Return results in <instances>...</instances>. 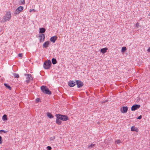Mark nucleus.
I'll return each mask as SVG.
<instances>
[{"instance_id": "f257e3e1", "label": "nucleus", "mask_w": 150, "mask_h": 150, "mask_svg": "<svg viewBox=\"0 0 150 150\" xmlns=\"http://www.w3.org/2000/svg\"><path fill=\"white\" fill-rule=\"evenodd\" d=\"M11 18V15L10 13L9 12H6L5 15L3 17L1 21L4 22L6 21H9Z\"/></svg>"}, {"instance_id": "f03ea898", "label": "nucleus", "mask_w": 150, "mask_h": 150, "mask_svg": "<svg viewBox=\"0 0 150 150\" xmlns=\"http://www.w3.org/2000/svg\"><path fill=\"white\" fill-rule=\"evenodd\" d=\"M56 116L62 121H66L68 120V117L67 115H62L60 114H56Z\"/></svg>"}, {"instance_id": "7ed1b4c3", "label": "nucleus", "mask_w": 150, "mask_h": 150, "mask_svg": "<svg viewBox=\"0 0 150 150\" xmlns=\"http://www.w3.org/2000/svg\"><path fill=\"white\" fill-rule=\"evenodd\" d=\"M42 91L44 93L50 95L51 94V92L50 91L48 88L45 86H42L41 87Z\"/></svg>"}, {"instance_id": "20e7f679", "label": "nucleus", "mask_w": 150, "mask_h": 150, "mask_svg": "<svg viewBox=\"0 0 150 150\" xmlns=\"http://www.w3.org/2000/svg\"><path fill=\"white\" fill-rule=\"evenodd\" d=\"M51 64V62L50 60L45 61L44 64V67L46 69H49Z\"/></svg>"}, {"instance_id": "39448f33", "label": "nucleus", "mask_w": 150, "mask_h": 150, "mask_svg": "<svg viewBox=\"0 0 150 150\" xmlns=\"http://www.w3.org/2000/svg\"><path fill=\"white\" fill-rule=\"evenodd\" d=\"M25 75H26L27 76L26 77V82L27 83H28L32 79V78L31 77V75L29 74H28L26 75L25 74Z\"/></svg>"}, {"instance_id": "423d86ee", "label": "nucleus", "mask_w": 150, "mask_h": 150, "mask_svg": "<svg viewBox=\"0 0 150 150\" xmlns=\"http://www.w3.org/2000/svg\"><path fill=\"white\" fill-rule=\"evenodd\" d=\"M140 106L139 105H136L132 106L131 108V110L132 111H134L136 110L139 109Z\"/></svg>"}, {"instance_id": "0eeeda50", "label": "nucleus", "mask_w": 150, "mask_h": 150, "mask_svg": "<svg viewBox=\"0 0 150 150\" xmlns=\"http://www.w3.org/2000/svg\"><path fill=\"white\" fill-rule=\"evenodd\" d=\"M39 37L40 38V42H43L45 39V37L44 34H42L40 35L39 36Z\"/></svg>"}, {"instance_id": "6e6552de", "label": "nucleus", "mask_w": 150, "mask_h": 150, "mask_svg": "<svg viewBox=\"0 0 150 150\" xmlns=\"http://www.w3.org/2000/svg\"><path fill=\"white\" fill-rule=\"evenodd\" d=\"M76 83L78 88L81 87L83 86V83L80 81L77 80Z\"/></svg>"}, {"instance_id": "1a4fd4ad", "label": "nucleus", "mask_w": 150, "mask_h": 150, "mask_svg": "<svg viewBox=\"0 0 150 150\" xmlns=\"http://www.w3.org/2000/svg\"><path fill=\"white\" fill-rule=\"evenodd\" d=\"M57 36H55L52 37L50 38V41L53 43H54L57 40Z\"/></svg>"}, {"instance_id": "9d476101", "label": "nucleus", "mask_w": 150, "mask_h": 150, "mask_svg": "<svg viewBox=\"0 0 150 150\" xmlns=\"http://www.w3.org/2000/svg\"><path fill=\"white\" fill-rule=\"evenodd\" d=\"M68 85L71 87H73L76 85V82L73 81H70L69 82Z\"/></svg>"}, {"instance_id": "9b49d317", "label": "nucleus", "mask_w": 150, "mask_h": 150, "mask_svg": "<svg viewBox=\"0 0 150 150\" xmlns=\"http://www.w3.org/2000/svg\"><path fill=\"white\" fill-rule=\"evenodd\" d=\"M23 9V7L22 6H20L16 10V12H17L18 13H20L21 12Z\"/></svg>"}, {"instance_id": "f8f14e48", "label": "nucleus", "mask_w": 150, "mask_h": 150, "mask_svg": "<svg viewBox=\"0 0 150 150\" xmlns=\"http://www.w3.org/2000/svg\"><path fill=\"white\" fill-rule=\"evenodd\" d=\"M128 108L127 107H123L122 110H121V112L122 113H126L127 111Z\"/></svg>"}, {"instance_id": "ddd939ff", "label": "nucleus", "mask_w": 150, "mask_h": 150, "mask_svg": "<svg viewBox=\"0 0 150 150\" xmlns=\"http://www.w3.org/2000/svg\"><path fill=\"white\" fill-rule=\"evenodd\" d=\"M50 42L49 41H46L43 44V47L47 48L48 47L50 44Z\"/></svg>"}, {"instance_id": "4468645a", "label": "nucleus", "mask_w": 150, "mask_h": 150, "mask_svg": "<svg viewBox=\"0 0 150 150\" xmlns=\"http://www.w3.org/2000/svg\"><path fill=\"white\" fill-rule=\"evenodd\" d=\"M108 50V48L107 47H105L100 50V52L104 54L105 53L107 50Z\"/></svg>"}, {"instance_id": "2eb2a0df", "label": "nucleus", "mask_w": 150, "mask_h": 150, "mask_svg": "<svg viewBox=\"0 0 150 150\" xmlns=\"http://www.w3.org/2000/svg\"><path fill=\"white\" fill-rule=\"evenodd\" d=\"M59 118H58L57 117V118L56 120V123L58 125H60L61 124L62 122L61 121V120H59Z\"/></svg>"}, {"instance_id": "dca6fc26", "label": "nucleus", "mask_w": 150, "mask_h": 150, "mask_svg": "<svg viewBox=\"0 0 150 150\" xmlns=\"http://www.w3.org/2000/svg\"><path fill=\"white\" fill-rule=\"evenodd\" d=\"M45 28H42L40 29V33H43L45 32Z\"/></svg>"}, {"instance_id": "f3484780", "label": "nucleus", "mask_w": 150, "mask_h": 150, "mask_svg": "<svg viewBox=\"0 0 150 150\" xmlns=\"http://www.w3.org/2000/svg\"><path fill=\"white\" fill-rule=\"evenodd\" d=\"M47 115L48 117L50 118H52L54 117L50 113L48 112L47 113Z\"/></svg>"}, {"instance_id": "a211bd4d", "label": "nucleus", "mask_w": 150, "mask_h": 150, "mask_svg": "<svg viewBox=\"0 0 150 150\" xmlns=\"http://www.w3.org/2000/svg\"><path fill=\"white\" fill-rule=\"evenodd\" d=\"M131 130L132 131H137V129L134 126H132L131 128Z\"/></svg>"}, {"instance_id": "6ab92c4d", "label": "nucleus", "mask_w": 150, "mask_h": 150, "mask_svg": "<svg viewBox=\"0 0 150 150\" xmlns=\"http://www.w3.org/2000/svg\"><path fill=\"white\" fill-rule=\"evenodd\" d=\"M52 63L53 64H55L57 63V61L56 59L53 58L52 60Z\"/></svg>"}, {"instance_id": "aec40b11", "label": "nucleus", "mask_w": 150, "mask_h": 150, "mask_svg": "<svg viewBox=\"0 0 150 150\" xmlns=\"http://www.w3.org/2000/svg\"><path fill=\"white\" fill-rule=\"evenodd\" d=\"M4 85L6 88L9 89L10 90H11V88L8 84L6 83H4Z\"/></svg>"}, {"instance_id": "412c9836", "label": "nucleus", "mask_w": 150, "mask_h": 150, "mask_svg": "<svg viewBox=\"0 0 150 150\" xmlns=\"http://www.w3.org/2000/svg\"><path fill=\"white\" fill-rule=\"evenodd\" d=\"M95 144H91V145L88 146V148L91 149L92 148H93L95 146Z\"/></svg>"}, {"instance_id": "4be33fe9", "label": "nucleus", "mask_w": 150, "mask_h": 150, "mask_svg": "<svg viewBox=\"0 0 150 150\" xmlns=\"http://www.w3.org/2000/svg\"><path fill=\"white\" fill-rule=\"evenodd\" d=\"M2 119L4 121L7 120V115H4L2 117Z\"/></svg>"}, {"instance_id": "5701e85b", "label": "nucleus", "mask_w": 150, "mask_h": 150, "mask_svg": "<svg viewBox=\"0 0 150 150\" xmlns=\"http://www.w3.org/2000/svg\"><path fill=\"white\" fill-rule=\"evenodd\" d=\"M13 75L14 76V77L16 78H18L19 77V75L15 73H13Z\"/></svg>"}, {"instance_id": "b1692460", "label": "nucleus", "mask_w": 150, "mask_h": 150, "mask_svg": "<svg viewBox=\"0 0 150 150\" xmlns=\"http://www.w3.org/2000/svg\"><path fill=\"white\" fill-rule=\"evenodd\" d=\"M2 132H4L5 133H6L8 132V131L4 130H0V132L1 133Z\"/></svg>"}, {"instance_id": "393cba45", "label": "nucleus", "mask_w": 150, "mask_h": 150, "mask_svg": "<svg viewBox=\"0 0 150 150\" xmlns=\"http://www.w3.org/2000/svg\"><path fill=\"white\" fill-rule=\"evenodd\" d=\"M126 47H123L122 48V52H124V51L126 50Z\"/></svg>"}, {"instance_id": "a878e982", "label": "nucleus", "mask_w": 150, "mask_h": 150, "mask_svg": "<svg viewBox=\"0 0 150 150\" xmlns=\"http://www.w3.org/2000/svg\"><path fill=\"white\" fill-rule=\"evenodd\" d=\"M115 142L116 143L119 144L121 142L120 140H116Z\"/></svg>"}, {"instance_id": "bb28decb", "label": "nucleus", "mask_w": 150, "mask_h": 150, "mask_svg": "<svg viewBox=\"0 0 150 150\" xmlns=\"http://www.w3.org/2000/svg\"><path fill=\"white\" fill-rule=\"evenodd\" d=\"M55 138V137L54 136L53 137H51L50 138V139L51 141H54Z\"/></svg>"}, {"instance_id": "cd10ccee", "label": "nucleus", "mask_w": 150, "mask_h": 150, "mask_svg": "<svg viewBox=\"0 0 150 150\" xmlns=\"http://www.w3.org/2000/svg\"><path fill=\"white\" fill-rule=\"evenodd\" d=\"M47 149L48 150H50L52 149V148L51 146H48L47 147Z\"/></svg>"}, {"instance_id": "c85d7f7f", "label": "nucleus", "mask_w": 150, "mask_h": 150, "mask_svg": "<svg viewBox=\"0 0 150 150\" xmlns=\"http://www.w3.org/2000/svg\"><path fill=\"white\" fill-rule=\"evenodd\" d=\"M40 99L39 98H37L36 99L35 101L36 102H38L40 101Z\"/></svg>"}, {"instance_id": "c756f323", "label": "nucleus", "mask_w": 150, "mask_h": 150, "mask_svg": "<svg viewBox=\"0 0 150 150\" xmlns=\"http://www.w3.org/2000/svg\"><path fill=\"white\" fill-rule=\"evenodd\" d=\"M18 55V56L20 57H22L23 56V54L22 53H20V54H19Z\"/></svg>"}, {"instance_id": "7c9ffc66", "label": "nucleus", "mask_w": 150, "mask_h": 150, "mask_svg": "<svg viewBox=\"0 0 150 150\" xmlns=\"http://www.w3.org/2000/svg\"><path fill=\"white\" fill-rule=\"evenodd\" d=\"M139 23H138V22H137V23H136V27L137 28H138V27L139 26Z\"/></svg>"}, {"instance_id": "2f4dec72", "label": "nucleus", "mask_w": 150, "mask_h": 150, "mask_svg": "<svg viewBox=\"0 0 150 150\" xmlns=\"http://www.w3.org/2000/svg\"><path fill=\"white\" fill-rule=\"evenodd\" d=\"M2 143V137L0 136V144H1Z\"/></svg>"}, {"instance_id": "473e14b6", "label": "nucleus", "mask_w": 150, "mask_h": 150, "mask_svg": "<svg viewBox=\"0 0 150 150\" xmlns=\"http://www.w3.org/2000/svg\"><path fill=\"white\" fill-rule=\"evenodd\" d=\"M25 3L24 0H23V1H21V3L22 4H24Z\"/></svg>"}, {"instance_id": "72a5a7b5", "label": "nucleus", "mask_w": 150, "mask_h": 150, "mask_svg": "<svg viewBox=\"0 0 150 150\" xmlns=\"http://www.w3.org/2000/svg\"><path fill=\"white\" fill-rule=\"evenodd\" d=\"M142 117V116L141 115H140V116H139L137 118V119H141Z\"/></svg>"}, {"instance_id": "f704fd0d", "label": "nucleus", "mask_w": 150, "mask_h": 150, "mask_svg": "<svg viewBox=\"0 0 150 150\" xmlns=\"http://www.w3.org/2000/svg\"><path fill=\"white\" fill-rule=\"evenodd\" d=\"M149 52H150V47L147 50Z\"/></svg>"}, {"instance_id": "c9c22d12", "label": "nucleus", "mask_w": 150, "mask_h": 150, "mask_svg": "<svg viewBox=\"0 0 150 150\" xmlns=\"http://www.w3.org/2000/svg\"><path fill=\"white\" fill-rule=\"evenodd\" d=\"M148 16H150V12L148 14Z\"/></svg>"}, {"instance_id": "e433bc0d", "label": "nucleus", "mask_w": 150, "mask_h": 150, "mask_svg": "<svg viewBox=\"0 0 150 150\" xmlns=\"http://www.w3.org/2000/svg\"><path fill=\"white\" fill-rule=\"evenodd\" d=\"M32 11V10H30V12H31Z\"/></svg>"}, {"instance_id": "4c0bfd02", "label": "nucleus", "mask_w": 150, "mask_h": 150, "mask_svg": "<svg viewBox=\"0 0 150 150\" xmlns=\"http://www.w3.org/2000/svg\"><path fill=\"white\" fill-rule=\"evenodd\" d=\"M107 102V100H106L105 101V102Z\"/></svg>"}]
</instances>
